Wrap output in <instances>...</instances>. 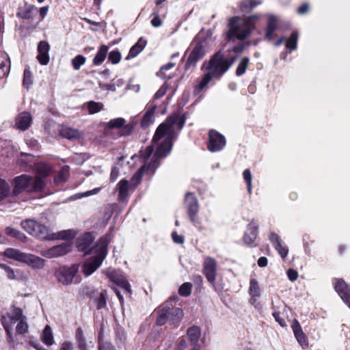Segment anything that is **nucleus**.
<instances>
[{
  "mask_svg": "<svg viewBox=\"0 0 350 350\" xmlns=\"http://www.w3.org/2000/svg\"><path fill=\"white\" fill-rule=\"evenodd\" d=\"M186 122L185 115L173 114L161 124L157 129L152 139L151 145L139 152L143 165L135 173L131 178L132 186L138 185L144 175L151 178L157 169L161 165L162 160L171 152L173 141L176 139L178 133L181 131Z\"/></svg>",
  "mask_w": 350,
  "mask_h": 350,
  "instance_id": "nucleus-1",
  "label": "nucleus"
},
{
  "mask_svg": "<svg viewBox=\"0 0 350 350\" xmlns=\"http://www.w3.org/2000/svg\"><path fill=\"white\" fill-rule=\"evenodd\" d=\"M244 48L245 45L241 44L234 46L231 50L219 51L211 57L207 64L204 62L203 67L205 70L203 75L196 81L193 89L194 94H199L212 80L220 79L237 59V55L232 53L240 54Z\"/></svg>",
  "mask_w": 350,
  "mask_h": 350,
  "instance_id": "nucleus-2",
  "label": "nucleus"
},
{
  "mask_svg": "<svg viewBox=\"0 0 350 350\" xmlns=\"http://www.w3.org/2000/svg\"><path fill=\"white\" fill-rule=\"evenodd\" d=\"M8 321L5 318H1V323L6 333V338L12 348L16 347L19 342L17 336H24L29 331L27 319L19 308H14L8 315Z\"/></svg>",
  "mask_w": 350,
  "mask_h": 350,
  "instance_id": "nucleus-3",
  "label": "nucleus"
},
{
  "mask_svg": "<svg viewBox=\"0 0 350 350\" xmlns=\"http://www.w3.org/2000/svg\"><path fill=\"white\" fill-rule=\"evenodd\" d=\"M262 15L254 14L245 18L241 23L239 18L234 16L228 22V30L226 33V40L230 42L234 39L243 40L247 38L255 29L256 23Z\"/></svg>",
  "mask_w": 350,
  "mask_h": 350,
  "instance_id": "nucleus-4",
  "label": "nucleus"
},
{
  "mask_svg": "<svg viewBox=\"0 0 350 350\" xmlns=\"http://www.w3.org/2000/svg\"><path fill=\"white\" fill-rule=\"evenodd\" d=\"M110 239V235L106 234L101 237L95 247L92 249L90 254L93 256L87 259L82 265V272L85 276L90 275L100 267L107 254Z\"/></svg>",
  "mask_w": 350,
  "mask_h": 350,
  "instance_id": "nucleus-5",
  "label": "nucleus"
},
{
  "mask_svg": "<svg viewBox=\"0 0 350 350\" xmlns=\"http://www.w3.org/2000/svg\"><path fill=\"white\" fill-rule=\"evenodd\" d=\"M156 324L161 326L168 323L172 328L177 327L183 317L181 308L173 306L172 303L167 301L157 310Z\"/></svg>",
  "mask_w": 350,
  "mask_h": 350,
  "instance_id": "nucleus-6",
  "label": "nucleus"
},
{
  "mask_svg": "<svg viewBox=\"0 0 350 350\" xmlns=\"http://www.w3.org/2000/svg\"><path fill=\"white\" fill-rule=\"evenodd\" d=\"M44 186L45 183L42 178H33L29 175L23 174L14 178L13 193L18 195L24 190L28 192H39Z\"/></svg>",
  "mask_w": 350,
  "mask_h": 350,
  "instance_id": "nucleus-7",
  "label": "nucleus"
},
{
  "mask_svg": "<svg viewBox=\"0 0 350 350\" xmlns=\"http://www.w3.org/2000/svg\"><path fill=\"white\" fill-rule=\"evenodd\" d=\"M125 123L126 120L123 118L111 119L107 123V135L113 139L130 135L134 129V126L133 124H125Z\"/></svg>",
  "mask_w": 350,
  "mask_h": 350,
  "instance_id": "nucleus-8",
  "label": "nucleus"
},
{
  "mask_svg": "<svg viewBox=\"0 0 350 350\" xmlns=\"http://www.w3.org/2000/svg\"><path fill=\"white\" fill-rule=\"evenodd\" d=\"M189 51V57L185 64L187 70L190 67H196L197 62L204 57L206 54L205 41L200 40L199 36H196L191 42L185 54Z\"/></svg>",
  "mask_w": 350,
  "mask_h": 350,
  "instance_id": "nucleus-9",
  "label": "nucleus"
},
{
  "mask_svg": "<svg viewBox=\"0 0 350 350\" xmlns=\"http://www.w3.org/2000/svg\"><path fill=\"white\" fill-rule=\"evenodd\" d=\"M185 206L187 213L193 225L198 228H202V223L200 219L198 217L199 211V204L198 199L193 193H187L185 195Z\"/></svg>",
  "mask_w": 350,
  "mask_h": 350,
  "instance_id": "nucleus-10",
  "label": "nucleus"
},
{
  "mask_svg": "<svg viewBox=\"0 0 350 350\" xmlns=\"http://www.w3.org/2000/svg\"><path fill=\"white\" fill-rule=\"evenodd\" d=\"M79 269V265L74 264L70 267H62L59 268L56 273L58 281L64 285H69L72 282L79 283L80 276L77 273Z\"/></svg>",
  "mask_w": 350,
  "mask_h": 350,
  "instance_id": "nucleus-11",
  "label": "nucleus"
},
{
  "mask_svg": "<svg viewBox=\"0 0 350 350\" xmlns=\"http://www.w3.org/2000/svg\"><path fill=\"white\" fill-rule=\"evenodd\" d=\"M104 273L114 284L120 287L125 293H131L129 282L121 271L109 269L104 271Z\"/></svg>",
  "mask_w": 350,
  "mask_h": 350,
  "instance_id": "nucleus-12",
  "label": "nucleus"
},
{
  "mask_svg": "<svg viewBox=\"0 0 350 350\" xmlns=\"http://www.w3.org/2000/svg\"><path fill=\"white\" fill-rule=\"evenodd\" d=\"M225 137L215 130H210L208 133V150L211 152H219L226 146Z\"/></svg>",
  "mask_w": 350,
  "mask_h": 350,
  "instance_id": "nucleus-13",
  "label": "nucleus"
},
{
  "mask_svg": "<svg viewBox=\"0 0 350 350\" xmlns=\"http://www.w3.org/2000/svg\"><path fill=\"white\" fill-rule=\"evenodd\" d=\"M217 261L212 257L206 256L203 262L202 272L207 281L213 286L215 285L217 276Z\"/></svg>",
  "mask_w": 350,
  "mask_h": 350,
  "instance_id": "nucleus-14",
  "label": "nucleus"
},
{
  "mask_svg": "<svg viewBox=\"0 0 350 350\" xmlns=\"http://www.w3.org/2000/svg\"><path fill=\"white\" fill-rule=\"evenodd\" d=\"M258 234V225L256 221L252 220L247 226L246 230L243 237V243L250 247H256L255 241Z\"/></svg>",
  "mask_w": 350,
  "mask_h": 350,
  "instance_id": "nucleus-15",
  "label": "nucleus"
},
{
  "mask_svg": "<svg viewBox=\"0 0 350 350\" xmlns=\"http://www.w3.org/2000/svg\"><path fill=\"white\" fill-rule=\"evenodd\" d=\"M267 25L265 29V40L267 42L272 41L277 37L275 31L279 28L278 18L271 14H267Z\"/></svg>",
  "mask_w": 350,
  "mask_h": 350,
  "instance_id": "nucleus-16",
  "label": "nucleus"
},
{
  "mask_svg": "<svg viewBox=\"0 0 350 350\" xmlns=\"http://www.w3.org/2000/svg\"><path fill=\"white\" fill-rule=\"evenodd\" d=\"M94 240V237L91 232H85L77 238L76 246L79 251L83 252L85 254H91L90 251L95 247H90Z\"/></svg>",
  "mask_w": 350,
  "mask_h": 350,
  "instance_id": "nucleus-17",
  "label": "nucleus"
},
{
  "mask_svg": "<svg viewBox=\"0 0 350 350\" xmlns=\"http://www.w3.org/2000/svg\"><path fill=\"white\" fill-rule=\"evenodd\" d=\"M334 288L344 303L350 308V286L342 280L336 279Z\"/></svg>",
  "mask_w": 350,
  "mask_h": 350,
  "instance_id": "nucleus-18",
  "label": "nucleus"
},
{
  "mask_svg": "<svg viewBox=\"0 0 350 350\" xmlns=\"http://www.w3.org/2000/svg\"><path fill=\"white\" fill-rule=\"evenodd\" d=\"M70 250V245L67 243H64L58 245L53 246L49 250L42 252V255L44 257L51 258L67 254Z\"/></svg>",
  "mask_w": 350,
  "mask_h": 350,
  "instance_id": "nucleus-19",
  "label": "nucleus"
},
{
  "mask_svg": "<svg viewBox=\"0 0 350 350\" xmlns=\"http://www.w3.org/2000/svg\"><path fill=\"white\" fill-rule=\"evenodd\" d=\"M131 184L126 179L119 181L116 187V191L118 193V200L120 202H124L129 197V190L131 189Z\"/></svg>",
  "mask_w": 350,
  "mask_h": 350,
  "instance_id": "nucleus-20",
  "label": "nucleus"
},
{
  "mask_svg": "<svg viewBox=\"0 0 350 350\" xmlns=\"http://www.w3.org/2000/svg\"><path fill=\"white\" fill-rule=\"evenodd\" d=\"M269 240L273 245L275 250L278 251L280 256L284 258L288 253V249L286 245L282 244V239L280 236L274 232H271L269 237Z\"/></svg>",
  "mask_w": 350,
  "mask_h": 350,
  "instance_id": "nucleus-21",
  "label": "nucleus"
},
{
  "mask_svg": "<svg viewBox=\"0 0 350 350\" xmlns=\"http://www.w3.org/2000/svg\"><path fill=\"white\" fill-rule=\"evenodd\" d=\"M50 46L46 41H41L38 46V55L37 59L40 64L46 65L49 62V51Z\"/></svg>",
  "mask_w": 350,
  "mask_h": 350,
  "instance_id": "nucleus-22",
  "label": "nucleus"
},
{
  "mask_svg": "<svg viewBox=\"0 0 350 350\" xmlns=\"http://www.w3.org/2000/svg\"><path fill=\"white\" fill-rule=\"evenodd\" d=\"M22 262L26 263L33 269H42L44 266V260L31 254L25 253Z\"/></svg>",
  "mask_w": 350,
  "mask_h": 350,
  "instance_id": "nucleus-23",
  "label": "nucleus"
},
{
  "mask_svg": "<svg viewBox=\"0 0 350 350\" xmlns=\"http://www.w3.org/2000/svg\"><path fill=\"white\" fill-rule=\"evenodd\" d=\"M32 116L27 111H23L18 116L16 119V126L18 129L21 131L27 130L31 124Z\"/></svg>",
  "mask_w": 350,
  "mask_h": 350,
  "instance_id": "nucleus-24",
  "label": "nucleus"
},
{
  "mask_svg": "<svg viewBox=\"0 0 350 350\" xmlns=\"http://www.w3.org/2000/svg\"><path fill=\"white\" fill-rule=\"evenodd\" d=\"M292 329L294 333V335L297 340V342L302 347H306L308 345V340L305 334L303 332L302 328L299 324V323L295 319L292 323Z\"/></svg>",
  "mask_w": 350,
  "mask_h": 350,
  "instance_id": "nucleus-25",
  "label": "nucleus"
},
{
  "mask_svg": "<svg viewBox=\"0 0 350 350\" xmlns=\"http://www.w3.org/2000/svg\"><path fill=\"white\" fill-rule=\"evenodd\" d=\"M50 230L44 225L38 222V226L33 227L29 232V234L42 240H48Z\"/></svg>",
  "mask_w": 350,
  "mask_h": 350,
  "instance_id": "nucleus-26",
  "label": "nucleus"
},
{
  "mask_svg": "<svg viewBox=\"0 0 350 350\" xmlns=\"http://www.w3.org/2000/svg\"><path fill=\"white\" fill-rule=\"evenodd\" d=\"M36 10L35 5L25 3L24 6L20 7L16 16L22 19H32L33 12Z\"/></svg>",
  "mask_w": 350,
  "mask_h": 350,
  "instance_id": "nucleus-27",
  "label": "nucleus"
},
{
  "mask_svg": "<svg viewBox=\"0 0 350 350\" xmlns=\"http://www.w3.org/2000/svg\"><path fill=\"white\" fill-rule=\"evenodd\" d=\"M59 135L69 140L77 139L81 137L79 130L68 126H62L59 130Z\"/></svg>",
  "mask_w": 350,
  "mask_h": 350,
  "instance_id": "nucleus-28",
  "label": "nucleus"
},
{
  "mask_svg": "<svg viewBox=\"0 0 350 350\" xmlns=\"http://www.w3.org/2000/svg\"><path fill=\"white\" fill-rule=\"evenodd\" d=\"M75 231L73 230H62L57 233H53L49 231V237H48V240L71 239L75 237Z\"/></svg>",
  "mask_w": 350,
  "mask_h": 350,
  "instance_id": "nucleus-29",
  "label": "nucleus"
},
{
  "mask_svg": "<svg viewBox=\"0 0 350 350\" xmlns=\"http://www.w3.org/2000/svg\"><path fill=\"white\" fill-rule=\"evenodd\" d=\"M187 335L191 345H197L201 336V329L200 327L193 325L188 328Z\"/></svg>",
  "mask_w": 350,
  "mask_h": 350,
  "instance_id": "nucleus-30",
  "label": "nucleus"
},
{
  "mask_svg": "<svg viewBox=\"0 0 350 350\" xmlns=\"http://www.w3.org/2000/svg\"><path fill=\"white\" fill-rule=\"evenodd\" d=\"M146 40L140 38L137 42L130 49L129 53L126 59H129L136 57L146 46Z\"/></svg>",
  "mask_w": 350,
  "mask_h": 350,
  "instance_id": "nucleus-31",
  "label": "nucleus"
},
{
  "mask_svg": "<svg viewBox=\"0 0 350 350\" xmlns=\"http://www.w3.org/2000/svg\"><path fill=\"white\" fill-rule=\"evenodd\" d=\"M108 50L109 47L107 46L101 45L93 59V64L95 66L100 65L105 61Z\"/></svg>",
  "mask_w": 350,
  "mask_h": 350,
  "instance_id": "nucleus-32",
  "label": "nucleus"
},
{
  "mask_svg": "<svg viewBox=\"0 0 350 350\" xmlns=\"http://www.w3.org/2000/svg\"><path fill=\"white\" fill-rule=\"evenodd\" d=\"M3 255L8 258L22 262L25 252H22L19 250L15 248H8L3 252Z\"/></svg>",
  "mask_w": 350,
  "mask_h": 350,
  "instance_id": "nucleus-33",
  "label": "nucleus"
},
{
  "mask_svg": "<svg viewBox=\"0 0 350 350\" xmlns=\"http://www.w3.org/2000/svg\"><path fill=\"white\" fill-rule=\"evenodd\" d=\"M41 340L47 346L54 344V338L52 329L49 325H46L41 334Z\"/></svg>",
  "mask_w": 350,
  "mask_h": 350,
  "instance_id": "nucleus-34",
  "label": "nucleus"
},
{
  "mask_svg": "<svg viewBox=\"0 0 350 350\" xmlns=\"http://www.w3.org/2000/svg\"><path fill=\"white\" fill-rule=\"evenodd\" d=\"M15 152L14 147L11 141H1V156L5 155L7 157H12Z\"/></svg>",
  "mask_w": 350,
  "mask_h": 350,
  "instance_id": "nucleus-35",
  "label": "nucleus"
},
{
  "mask_svg": "<svg viewBox=\"0 0 350 350\" xmlns=\"http://www.w3.org/2000/svg\"><path fill=\"white\" fill-rule=\"evenodd\" d=\"M75 339L79 350H88L83 332L81 327H78L76 330Z\"/></svg>",
  "mask_w": 350,
  "mask_h": 350,
  "instance_id": "nucleus-36",
  "label": "nucleus"
},
{
  "mask_svg": "<svg viewBox=\"0 0 350 350\" xmlns=\"http://www.w3.org/2000/svg\"><path fill=\"white\" fill-rule=\"evenodd\" d=\"M249 294L253 297H260L261 291L258 281L255 278H251L250 280Z\"/></svg>",
  "mask_w": 350,
  "mask_h": 350,
  "instance_id": "nucleus-37",
  "label": "nucleus"
},
{
  "mask_svg": "<svg viewBox=\"0 0 350 350\" xmlns=\"http://www.w3.org/2000/svg\"><path fill=\"white\" fill-rule=\"evenodd\" d=\"M297 40L298 32L295 31L291 33L290 38H288L286 43V49L289 50V53L297 49Z\"/></svg>",
  "mask_w": 350,
  "mask_h": 350,
  "instance_id": "nucleus-38",
  "label": "nucleus"
},
{
  "mask_svg": "<svg viewBox=\"0 0 350 350\" xmlns=\"http://www.w3.org/2000/svg\"><path fill=\"white\" fill-rule=\"evenodd\" d=\"M1 72H3V76H8L10 71L11 64L5 53L1 52Z\"/></svg>",
  "mask_w": 350,
  "mask_h": 350,
  "instance_id": "nucleus-39",
  "label": "nucleus"
},
{
  "mask_svg": "<svg viewBox=\"0 0 350 350\" xmlns=\"http://www.w3.org/2000/svg\"><path fill=\"white\" fill-rule=\"evenodd\" d=\"M260 3V1H256L254 0H245L241 3L240 9L242 12H247L252 10Z\"/></svg>",
  "mask_w": 350,
  "mask_h": 350,
  "instance_id": "nucleus-40",
  "label": "nucleus"
},
{
  "mask_svg": "<svg viewBox=\"0 0 350 350\" xmlns=\"http://www.w3.org/2000/svg\"><path fill=\"white\" fill-rule=\"evenodd\" d=\"M89 155L87 153H74L71 157V161L78 165H82L85 161L89 159Z\"/></svg>",
  "mask_w": 350,
  "mask_h": 350,
  "instance_id": "nucleus-41",
  "label": "nucleus"
},
{
  "mask_svg": "<svg viewBox=\"0 0 350 350\" xmlns=\"http://www.w3.org/2000/svg\"><path fill=\"white\" fill-rule=\"evenodd\" d=\"M250 62V58L247 57H243L241 62L239 63L238 66L236 70V75L241 76L243 75L248 66Z\"/></svg>",
  "mask_w": 350,
  "mask_h": 350,
  "instance_id": "nucleus-42",
  "label": "nucleus"
},
{
  "mask_svg": "<svg viewBox=\"0 0 350 350\" xmlns=\"http://www.w3.org/2000/svg\"><path fill=\"white\" fill-rule=\"evenodd\" d=\"M154 114L153 113L146 111L141 121L142 128L146 129L154 122Z\"/></svg>",
  "mask_w": 350,
  "mask_h": 350,
  "instance_id": "nucleus-43",
  "label": "nucleus"
},
{
  "mask_svg": "<svg viewBox=\"0 0 350 350\" xmlns=\"http://www.w3.org/2000/svg\"><path fill=\"white\" fill-rule=\"evenodd\" d=\"M23 85L29 89L33 84V76L29 68H25L23 74Z\"/></svg>",
  "mask_w": 350,
  "mask_h": 350,
  "instance_id": "nucleus-44",
  "label": "nucleus"
},
{
  "mask_svg": "<svg viewBox=\"0 0 350 350\" xmlns=\"http://www.w3.org/2000/svg\"><path fill=\"white\" fill-rule=\"evenodd\" d=\"M87 107L89 113L94 114L102 110L103 105L101 103L95 101H89L87 103Z\"/></svg>",
  "mask_w": 350,
  "mask_h": 350,
  "instance_id": "nucleus-45",
  "label": "nucleus"
},
{
  "mask_svg": "<svg viewBox=\"0 0 350 350\" xmlns=\"http://www.w3.org/2000/svg\"><path fill=\"white\" fill-rule=\"evenodd\" d=\"M85 61L86 58L83 55H77L72 59L71 64L73 68L78 70L85 63Z\"/></svg>",
  "mask_w": 350,
  "mask_h": 350,
  "instance_id": "nucleus-46",
  "label": "nucleus"
},
{
  "mask_svg": "<svg viewBox=\"0 0 350 350\" xmlns=\"http://www.w3.org/2000/svg\"><path fill=\"white\" fill-rule=\"evenodd\" d=\"M192 284L190 282L183 283L178 289V293L180 296L188 297L191 293Z\"/></svg>",
  "mask_w": 350,
  "mask_h": 350,
  "instance_id": "nucleus-47",
  "label": "nucleus"
},
{
  "mask_svg": "<svg viewBox=\"0 0 350 350\" xmlns=\"http://www.w3.org/2000/svg\"><path fill=\"white\" fill-rule=\"evenodd\" d=\"M21 227L29 233L33 227L38 226V222L33 219H27L22 221L21 223Z\"/></svg>",
  "mask_w": 350,
  "mask_h": 350,
  "instance_id": "nucleus-48",
  "label": "nucleus"
},
{
  "mask_svg": "<svg viewBox=\"0 0 350 350\" xmlns=\"http://www.w3.org/2000/svg\"><path fill=\"white\" fill-rule=\"evenodd\" d=\"M243 177L247 184V192L249 194L252 193V176L251 172L249 169H245L243 172Z\"/></svg>",
  "mask_w": 350,
  "mask_h": 350,
  "instance_id": "nucleus-49",
  "label": "nucleus"
},
{
  "mask_svg": "<svg viewBox=\"0 0 350 350\" xmlns=\"http://www.w3.org/2000/svg\"><path fill=\"white\" fill-rule=\"evenodd\" d=\"M126 334L123 328L117 327L116 329V341L117 344H124L126 341Z\"/></svg>",
  "mask_w": 350,
  "mask_h": 350,
  "instance_id": "nucleus-50",
  "label": "nucleus"
},
{
  "mask_svg": "<svg viewBox=\"0 0 350 350\" xmlns=\"http://www.w3.org/2000/svg\"><path fill=\"white\" fill-rule=\"evenodd\" d=\"M98 350H116L115 347L108 342H105L100 332L98 336Z\"/></svg>",
  "mask_w": 350,
  "mask_h": 350,
  "instance_id": "nucleus-51",
  "label": "nucleus"
},
{
  "mask_svg": "<svg viewBox=\"0 0 350 350\" xmlns=\"http://www.w3.org/2000/svg\"><path fill=\"white\" fill-rule=\"evenodd\" d=\"M122 55L120 52L116 49L111 51L108 55V60L113 64H118L121 59Z\"/></svg>",
  "mask_w": 350,
  "mask_h": 350,
  "instance_id": "nucleus-52",
  "label": "nucleus"
},
{
  "mask_svg": "<svg viewBox=\"0 0 350 350\" xmlns=\"http://www.w3.org/2000/svg\"><path fill=\"white\" fill-rule=\"evenodd\" d=\"M106 292L102 291L100 292L99 296L95 299V302L96 304V307L98 309H102L106 306Z\"/></svg>",
  "mask_w": 350,
  "mask_h": 350,
  "instance_id": "nucleus-53",
  "label": "nucleus"
},
{
  "mask_svg": "<svg viewBox=\"0 0 350 350\" xmlns=\"http://www.w3.org/2000/svg\"><path fill=\"white\" fill-rule=\"evenodd\" d=\"M174 66H175V64L172 63V62H169V63L162 66L160 68L159 72L157 75L159 76L163 77L165 79L169 80V79H172V77H170V76H168V77L165 76V72L167 70L172 68Z\"/></svg>",
  "mask_w": 350,
  "mask_h": 350,
  "instance_id": "nucleus-54",
  "label": "nucleus"
},
{
  "mask_svg": "<svg viewBox=\"0 0 350 350\" xmlns=\"http://www.w3.org/2000/svg\"><path fill=\"white\" fill-rule=\"evenodd\" d=\"M159 11L157 10H154L153 12L152 13V16L153 18L151 20V24L154 27H159L162 25V21L159 18Z\"/></svg>",
  "mask_w": 350,
  "mask_h": 350,
  "instance_id": "nucleus-55",
  "label": "nucleus"
},
{
  "mask_svg": "<svg viewBox=\"0 0 350 350\" xmlns=\"http://www.w3.org/2000/svg\"><path fill=\"white\" fill-rule=\"evenodd\" d=\"M1 269H3L8 278L10 280H16V275L13 269L6 265L1 264Z\"/></svg>",
  "mask_w": 350,
  "mask_h": 350,
  "instance_id": "nucleus-56",
  "label": "nucleus"
},
{
  "mask_svg": "<svg viewBox=\"0 0 350 350\" xmlns=\"http://www.w3.org/2000/svg\"><path fill=\"white\" fill-rule=\"evenodd\" d=\"M167 88H168L167 83H164L160 87V88L157 91V92L154 94V95L153 96L154 100H158L160 98L163 97L165 94Z\"/></svg>",
  "mask_w": 350,
  "mask_h": 350,
  "instance_id": "nucleus-57",
  "label": "nucleus"
},
{
  "mask_svg": "<svg viewBox=\"0 0 350 350\" xmlns=\"http://www.w3.org/2000/svg\"><path fill=\"white\" fill-rule=\"evenodd\" d=\"M1 201L3 198L8 196L10 192V187L8 183L1 179Z\"/></svg>",
  "mask_w": 350,
  "mask_h": 350,
  "instance_id": "nucleus-58",
  "label": "nucleus"
},
{
  "mask_svg": "<svg viewBox=\"0 0 350 350\" xmlns=\"http://www.w3.org/2000/svg\"><path fill=\"white\" fill-rule=\"evenodd\" d=\"M100 191V187L94 188V189H93L92 190H89L85 193H79L77 198H81L82 197H88V196H90L92 195H94V194L98 193ZM75 199H77V198Z\"/></svg>",
  "mask_w": 350,
  "mask_h": 350,
  "instance_id": "nucleus-59",
  "label": "nucleus"
},
{
  "mask_svg": "<svg viewBox=\"0 0 350 350\" xmlns=\"http://www.w3.org/2000/svg\"><path fill=\"white\" fill-rule=\"evenodd\" d=\"M155 100L154 98L152 100H150L146 107V111L154 113L155 109L157 108V104L155 103Z\"/></svg>",
  "mask_w": 350,
  "mask_h": 350,
  "instance_id": "nucleus-60",
  "label": "nucleus"
},
{
  "mask_svg": "<svg viewBox=\"0 0 350 350\" xmlns=\"http://www.w3.org/2000/svg\"><path fill=\"white\" fill-rule=\"evenodd\" d=\"M273 317H274L275 321H277L282 327H284L286 325L284 319H283L280 316V312H274L273 313Z\"/></svg>",
  "mask_w": 350,
  "mask_h": 350,
  "instance_id": "nucleus-61",
  "label": "nucleus"
},
{
  "mask_svg": "<svg viewBox=\"0 0 350 350\" xmlns=\"http://www.w3.org/2000/svg\"><path fill=\"white\" fill-rule=\"evenodd\" d=\"M287 276L291 282H294L298 278V273L295 269H289L287 271Z\"/></svg>",
  "mask_w": 350,
  "mask_h": 350,
  "instance_id": "nucleus-62",
  "label": "nucleus"
},
{
  "mask_svg": "<svg viewBox=\"0 0 350 350\" xmlns=\"http://www.w3.org/2000/svg\"><path fill=\"white\" fill-rule=\"evenodd\" d=\"M172 237L174 242L176 243L182 244L184 243V237L178 234L176 232H173L172 233Z\"/></svg>",
  "mask_w": 350,
  "mask_h": 350,
  "instance_id": "nucleus-63",
  "label": "nucleus"
},
{
  "mask_svg": "<svg viewBox=\"0 0 350 350\" xmlns=\"http://www.w3.org/2000/svg\"><path fill=\"white\" fill-rule=\"evenodd\" d=\"M309 10V5L308 3H304L297 8V13L299 14H304Z\"/></svg>",
  "mask_w": 350,
  "mask_h": 350,
  "instance_id": "nucleus-64",
  "label": "nucleus"
}]
</instances>
